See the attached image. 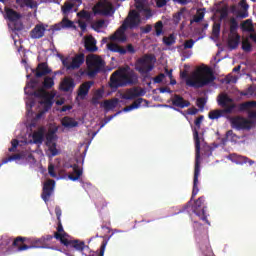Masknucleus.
<instances>
[{
    "label": "nucleus",
    "mask_w": 256,
    "mask_h": 256,
    "mask_svg": "<svg viewBox=\"0 0 256 256\" xmlns=\"http://www.w3.org/2000/svg\"><path fill=\"white\" fill-rule=\"evenodd\" d=\"M180 77L181 79H186V85L188 87H194V89L207 87V85H211L216 79L213 70L209 66L198 69L191 77L185 71L181 72Z\"/></svg>",
    "instance_id": "f257e3e1"
},
{
    "label": "nucleus",
    "mask_w": 256,
    "mask_h": 256,
    "mask_svg": "<svg viewBox=\"0 0 256 256\" xmlns=\"http://www.w3.org/2000/svg\"><path fill=\"white\" fill-rule=\"evenodd\" d=\"M139 83V76L131 67L124 66L118 68L111 74L110 87L111 89H119V87H129Z\"/></svg>",
    "instance_id": "f03ea898"
},
{
    "label": "nucleus",
    "mask_w": 256,
    "mask_h": 256,
    "mask_svg": "<svg viewBox=\"0 0 256 256\" xmlns=\"http://www.w3.org/2000/svg\"><path fill=\"white\" fill-rule=\"evenodd\" d=\"M139 25H141V15L136 10H131L119 29L110 36V40L125 43V41H127L125 31H127V29H137Z\"/></svg>",
    "instance_id": "7ed1b4c3"
},
{
    "label": "nucleus",
    "mask_w": 256,
    "mask_h": 256,
    "mask_svg": "<svg viewBox=\"0 0 256 256\" xmlns=\"http://www.w3.org/2000/svg\"><path fill=\"white\" fill-rule=\"evenodd\" d=\"M193 137L195 142V166H194V179H193V190L190 201H193L195 197H197V193H199V175H201V139H199V131L194 128Z\"/></svg>",
    "instance_id": "20e7f679"
},
{
    "label": "nucleus",
    "mask_w": 256,
    "mask_h": 256,
    "mask_svg": "<svg viewBox=\"0 0 256 256\" xmlns=\"http://www.w3.org/2000/svg\"><path fill=\"white\" fill-rule=\"evenodd\" d=\"M56 232H54V239L57 241H60L61 245H64L67 249H74L75 251H79L80 253H83L85 250V242L81 240H70L69 234L65 232V229H63V224L58 222Z\"/></svg>",
    "instance_id": "39448f33"
},
{
    "label": "nucleus",
    "mask_w": 256,
    "mask_h": 256,
    "mask_svg": "<svg viewBox=\"0 0 256 256\" xmlns=\"http://www.w3.org/2000/svg\"><path fill=\"white\" fill-rule=\"evenodd\" d=\"M157 58L153 54H144L135 62V69L140 75H149L155 69Z\"/></svg>",
    "instance_id": "423d86ee"
},
{
    "label": "nucleus",
    "mask_w": 256,
    "mask_h": 256,
    "mask_svg": "<svg viewBox=\"0 0 256 256\" xmlns=\"http://www.w3.org/2000/svg\"><path fill=\"white\" fill-rule=\"evenodd\" d=\"M86 64L88 67L89 77H95L97 73H101V71H103V67H105L103 59L95 54H91L86 57Z\"/></svg>",
    "instance_id": "0eeeda50"
},
{
    "label": "nucleus",
    "mask_w": 256,
    "mask_h": 256,
    "mask_svg": "<svg viewBox=\"0 0 256 256\" xmlns=\"http://www.w3.org/2000/svg\"><path fill=\"white\" fill-rule=\"evenodd\" d=\"M207 206L205 205V196L199 197L192 205V212L195 213L201 221H205L207 225H211L207 219Z\"/></svg>",
    "instance_id": "6e6552de"
},
{
    "label": "nucleus",
    "mask_w": 256,
    "mask_h": 256,
    "mask_svg": "<svg viewBox=\"0 0 256 256\" xmlns=\"http://www.w3.org/2000/svg\"><path fill=\"white\" fill-rule=\"evenodd\" d=\"M107 48L112 53H119V55H127V53L130 55H135L137 53V50H135L133 44H128L125 48L117 43L111 42L107 44Z\"/></svg>",
    "instance_id": "1a4fd4ad"
},
{
    "label": "nucleus",
    "mask_w": 256,
    "mask_h": 256,
    "mask_svg": "<svg viewBox=\"0 0 256 256\" xmlns=\"http://www.w3.org/2000/svg\"><path fill=\"white\" fill-rule=\"evenodd\" d=\"M230 124L232 129H236L237 131H249L251 129V121L241 116L230 118Z\"/></svg>",
    "instance_id": "9d476101"
},
{
    "label": "nucleus",
    "mask_w": 256,
    "mask_h": 256,
    "mask_svg": "<svg viewBox=\"0 0 256 256\" xmlns=\"http://www.w3.org/2000/svg\"><path fill=\"white\" fill-rule=\"evenodd\" d=\"M113 11V4L108 0H100L94 6L95 15H104L107 16Z\"/></svg>",
    "instance_id": "9b49d317"
},
{
    "label": "nucleus",
    "mask_w": 256,
    "mask_h": 256,
    "mask_svg": "<svg viewBox=\"0 0 256 256\" xmlns=\"http://www.w3.org/2000/svg\"><path fill=\"white\" fill-rule=\"evenodd\" d=\"M54 191H55V180L53 179L47 180L43 185L42 194H41V198L45 203H47L49 199H51V195H53Z\"/></svg>",
    "instance_id": "f8f14e48"
},
{
    "label": "nucleus",
    "mask_w": 256,
    "mask_h": 256,
    "mask_svg": "<svg viewBox=\"0 0 256 256\" xmlns=\"http://www.w3.org/2000/svg\"><path fill=\"white\" fill-rule=\"evenodd\" d=\"M44 239L42 238H28L30 245H23L19 251H27V249H45Z\"/></svg>",
    "instance_id": "ddd939ff"
},
{
    "label": "nucleus",
    "mask_w": 256,
    "mask_h": 256,
    "mask_svg": "<svg viewBox=\"0 0 256 256\" xmlns=\"http://www.w3.org/2000/svg\"><path fill=\"white\" fill-rule=\"evenodd\" d=\"M145 95V90L141 88H130L124 94H122V99L126 101H133V99H137V97H143Z\"/></svg>",
    "instance_id": "4468645a"
},
{
    "label": "nucleus",
    "mask_w": 256,
    "mask_h": 256,
    "mask_svg": "<svg viewBox=\"0 0 256 256\" xmlns=\"http://www.w3.org/2000/svg\"><path fill=\"white\" fill-rule=\"evenodd\" d=\"M80 161L81 158H77V164H73L70 166L72 168V172L68 174V179H70V181H79L81 179V176L83 175V168L79 167Z\"/></svg>",
    "instance_id": "2eb2a0df"
},
{
    "label": "nucleus",
    "mask_w": 256,
    "mask_h": 256,
    "mask_svg": "<svg viewBox=\"0 0 256 256\" xmlns=\"http://www.w3.org/2000/svg\"><path fill=\"white\" fill-rule=\"evenodd\" d=\"M236 105L232 104L231 106L224 108V109H216V110H212L208 113V117L209 119H211L212 121H215V119H221V117H223L224 113H233V109H235Z\"/></svg>",
    "instance_id": "dca6fc26"
},
{
    "label": "nucleus",
    "mask_w": 256,
    "mask_h": 256,
    "mask_svg": "<svg viewBox=\"0 0 256 256\" xmlns=\"http://www.w3.org/2000/svg\"><path fill=\"white\" fill-rule=\"evenodd\" d=\"M33 73H35L36 79H41V77H46V75H49L51 73V68H49V65L47 62L39 63L36 67V69L32 70Z\"/></svg>",
    "instance_id": "f3484780"
},
{
    "label": "nucleus",
    "mask_w": 256,
    "mask_h": 256,
    "mask_svg": "<svg viewBox=\"0 0 256 256\" xmlns=\"http://www.w3.org/2000/svg\"><path fill=\"white\" fill-rule=\"evenodd\" d=\"M171 103L174 107H178L179 109L191 107V102H189V100H185V98L178 94H174V96L171 99Z\"/></svg>",
    "instance_id": "a211bd4d"
},
{
    "label": "nucleus",
    "mask_w": 256,
    "mask_h": 256,
    "mask_svg": "<svg viewBox=\"0 0 256 256\" xmlns=\"http://www.w3.org/2000/svg\"><path fill=\"white\" fill-rule=\"evenodd\" d=\"M82 63H85V54L76 55L69 65L63 61V65L66 67V69H79Z\"/></svg>",
    "instance_id": "6ab92c4d"
},
{
    "label": "nucleus",
    "mask_w": 256,
    "mask_h": 256,
    "mask_svg": "<svg viewBox=\"0 0 256 256\" xmlns=\"http://www.w3.org/2000/svg\"><path fill=\"white\" fill-rule=\"evenodd\" d=\"M60 89L65 93H69V91H73L75 89V80L71 77H65L60 83Z\"/></svg>",
    "instance_id": "aec40b11"
},
{
    "label": "nucleus",
    "mask_w": 256,
    "mask_h": 256,
    "mask_svg": "<svg viewBox=\"0 0 256 256\" xmlns=\"http://www.w3.org/2000/svg\"><path fill=\"white\" fill-rule=\"evenodd\" d=\"M5 19H8L11 23H16V21H19L21 19V13L15 11L13 8L5 7Z\"/></svg>",
    "instance_id": "412c9836"
},
{
    "label": "nucleus",
    "mask_w": 256,
    "mask_h": 256,
    "mask_svg": "<svg viewBox=\"0 0 256 256\" xmlns=\"http://www.w3.org/2000/svg\"><path fill=\"white\" fill-rule=\"evenodd\" d=\"M218 105L227 109V107H231V105H235L233 103V98L229 97L226 93H221L217 98Z\"/></svg>",
    "instance_id": "4be33fe9"
},
{
    "label": "nucleus",
    "mask_w": 256,
    "mask_h": 256,
    "mask_svg": "<svg viewBox=\"0 0 256 256\" xmlns=\"http://www.w3.org/2000/svg\"><path fill=\"white\" fill-rule=\"evenodd\" d=\"M93 85H95L94 81H86L82 83L78 89V97H81V99H85V97L89 95V90L91 89V87H93Z\"/></svg>",
    "instance_id": "5701e85b"
},
{
    "label": "nucleus",
    "mask_w": 256,
    "mask_h": 256,
    "mask_svg": "<svg viewBox=\"0 0 256 256\" xmlns=\"http://www.w3.org/2000/svg\"><path fill=\"white\" fill-rule=\"evenodd\" d=\"M54 29L55 31H61V29H77V26H75V22L64 17L59 24L54 26Z\"/></svg>",
    "instance_id": "b1692460"
},
{
    "label": "nucleus",
    "mask_w": 256,
    "mask_h": 256,
    "mask_svg": "<svg viewBox=\"0 0 256 256\" xmlns=\"http://www.w3.org/2000/svg\"><path fill=\"white\" fill-rule=\"evenodd\" d=\"M32 139L35 145H41L45 139V127L41 126L37 131H34Z\"/></svg>",
    "instance_id": "393cba45"
},
{
    "label": "nucleus",
    "mask_w": 256,
    "mask_h": 256,
    "mask_svg": "<svg viewBox=\"0 0 256 256\" xmlns=\"http://www.w3.org/2000/svg\"><path fill=\"white\" fill-rule=\"evenodd\" d=\"M45 26L43 24H37L31 31L30 37L31 39H41L45 35Z\"/></svg>",
    "instance_id": "a878e982"
},
{
    "label": "nucleus",
    "mask_w": 256,
    "mask_h": 256,
    "mask_svg": "<svg viewBox=\"0 0 256 256\" xmlns=\"http://www.w3.org/2000/svg\"><path fill=\"white\" fill-rule=\"evenodd\" d=\"M232 161L236 163L237 165H244L245 163H249V165H254L255 161L247 158V156L237 155V154H231L230 155Z\"/></svg>",
    "instance_id": "bb28decb"
},
{
    "label": "nucleus",
    "mask_w": 256,
    "mask_h": 256,
    "mask_svg": "<svg viewBox=\"0 0 256 256\" xmlns=\"http://www.w3.org/2000/svg\"><path fill=\"white\" fill-rule=\"evenodd\" d=\"M84 47L86 51H89L90 53H95L97 51V41L93 36L87 37L85 39Z\"/></svg>",
    "instance_id": "cd10ccee"
},
{
    "label": "nucleus",
    "mask_w": 256,
    "mask_h": 256,
    "mask_svg": "<svg viewBox=\"0 0 256 256\" xmlns=\"http://www.w3.org/2000/svg\"><path fill=\"white\" fill-rule=\"evenodd\" d=\"M240 6L242 7L243 10L238 11L236 17L238 19H247V17H249V4H247L245 0H242L240 2Z\"/></svg>",
    "instance_id": "c85d7f7f"
},
{
    "label": "nucleus",
    "mask_w": 256,
    "mask_h": 256,
    "mask_svg": "<svg viewBox=\"0 0 256 256\" xmlns=\"http://www.w3.org/2000/svg\"><path fill=\"white\" fill-rule=\"evenodd\" d=\"M185 13H187V8L183 7L177 13L173 14V21L175 25H179V23H181V19H187Z\"/></svg>",
    "instance_id": "c756f323"
},
{
    "label": "nucleus",
    "mask_w": 256,
    "mask_h": 256,
    "mask_svg": "<svg viewBox=\"0 0 256 256\" xmlns=\"http://www.w3.org/2000/svg\"><path fill=\"white\" fill-rule=\"evenodd\" d=\"M205 8H200L197 10L196 15L193 16V19L190 20V24L201 23L203 19H205Z\"/></svg>",
    "instance_id": "7c9ffc66"
},
{
    "label": "nucleus",
    "mask_w": 256,
    "mask_h": 256,
    "mask_svg": "<svg viewBox=\"0 0 256 256\" xmlns=\"http://www.w3.org/2000/svg\"><path fill=\"white\" fill-rule=\"evenodd\" d=\"M62 125L63 127H68L69 129H73V127H77L79 125V122H77L75 119L65 116L62 119Z\"/></svg>",
    "instance_id": "2f4dec72"
},
{
    "label": "nucleus",
    "mask_w": 256,
    "mask_h": 256,
    "mask_svg": "<svg viewBox=\"0 0 256 256\" xmlns=\"http://www.w3.org/2000/svg\"><path fill=\"white\" fill-rule=\"evenodd\" d=\"M242 31H246L247 33H254L255 27L253 26V20L247 19L241 23Z\"/></svg>",
    "instance_id": "473e14b6"
},
{
    "label": "nucleus",
    "mask_w": 256,
    "mask_h": 256,
    "mask_svg": "<svg viewBox=\"0 0 256 256\" xmlns=\"http://www.w3.org/2000/svg\"><path fill=\"white\" fill-rule=\"evenodd\" d=\"M118 104L119 99L114 98L112 100H105L102 106L106 111H111V109H115V107H117Z\"/></svg>",
    "instance_id": "72a5a7b5"
},
{
    "label": "nucleus",
    "mask_w": 256,
    "mask_h": 256,
    "mask_svg": "<svg viewBox=\"0 0 256 256\" xmlns=\"http://www.w3.org/2000/svg\"><path fill=\"white\" fill-rule=\"evenodd\" d=\"M239 41H241V36H239V34L230 37L228 40V47L231 49H237V47H239Z\"/></svg>",
    "instance_id": "f704fd0d"
},
{
    "label": "nucleus",
    "mask_w": 256,
    "mask_h": 256,
    "mask_svg": "<svg viewBox=\"0 0 256 256\" xmlns=\"http://www.w3.org/2000/svg\"><path fill=\"white\" fill-rule=\"evenodd\" d=\"M55 86V80L51 76H45L42 82L43 89H53Z\"/></svg>",
    "instance_id": "c9c22d12"
},
{
    "label": "nucleus",
    "mask_w": 256,
    "mask_h": 256,
    "mask_svg": "<svg viewBox=\"0 0 256 256\" xmlns=\"http://www.w3.org/2000/svg\"><path fill=\"white\" fill-rule=\"evenodd\" d=\"M25 241L28 242V238H25L23 236H18L14 239L12 246L17 247V250L20 251L19 248L23 247V245H27L25 244Z\"/></svg>",
    "instance_id": "e433bc0d"
},
{
    "label": "nucleus",
    "mask_w": 256,
    "mask_h": 256,
    "mask_svg": "<svg viewBox=\"0 0 256 256\" xmlns=\"http://www.w3.org/2000/svg\"><path fill=\"white\" fill-rule=\"evenodd\" d=\"M143 101H146L143 98H138L136 99L131 105L127 106L124 108V111H133V109H139V107H141V103H143Z\"/></svg>",
    "instance_id": "4c0bfd02"
},
{
    "label": "nucleus",
    "mask_w": 256,
    "mask_h": 256,
    "mask_svg": "<svg viewBox=\"0 0 256 256\" xmlns=\"http://www.w3.org/2000/svg\"><path fill=\"white\" fill-rule=\"evenodd\" d=\"M253 107H256V101L244 102L240 104L239 111H249V109H253Z\"/></svg>",
    "instance_id": "58836bf2"
},
{
    "label": "nucleus",
    "mask_w": 256,
    "mask_h": 256,
    "mask_svg": "<svg viewBox=\"0 0 256 256\" xmlns=\"http://www.w3.org/2000/svg\"><path fill=\"white\" fill-rule=\"evenodd\" d=\"M163 43L167 47H171V45H175V43H176L175 34H170L168 37L164 36L163 37Z\"/></svg>",
    "instance_id": "ea45409f"
},
{
    "label": "nucleus",
    "mask_w": 256,
    "mask_h": 256,
    "mask_svg": "<svg viewBox=\"0 0 256 256\" xmlns=\"http://www.w3.org/2000/svg\"><path fill=\"white\" fill-rule=\"evenodd\" d=\"M46 146L48 147V151L51 153L52 157H57V155H59V150L57 149V143L56 142L46 144Z\"/></svg>",
    "instance_id": "a19ab883"
},
{
    "label": "nucleus",
    "mask_w": 256,
    "mask_h": 256,
    "mask_svg": "<svg viewBox=\"0 0 256 256\" xmlns=\"http://www.w3.org/2000/svg\"><path fill=\"white\" fill-rule=\"evenodd\" d=\"M216 13H220V21H223V19H227V17H229V8L227 6L218 8Z\"/></svg>",
    "instance_id": "79ce46f5"
},
{
    "label": "nucleus",
    "mask_w": 256,
    "mask_h": 256,
    "mask_svg": "<svg viewBox=\"0 0 256 256\" xmlns=\"http://www.w3.org/2000/svg\"><path fill=\"white\" fill-rule=\"evenodd\" d=\"M237 29H239V23L237 22V19L231 18L230 19V33L232 35H235V33H237Z\"/></svg>",
    "instance_id": "37998d69"
},
{
    "label": "nucleus",
    "mask_w": 256,
    "mask_h": 256,
    "mask_svg": "<svg viewBox=\"0 0 256 256\" xmlns=\"http://www.w3.org/2000/svg\"><path fill=\"white\" fill-rule=\"evenodd\" d=\"M226 138L228 139V141H231L232 143H237V141H239V136H237V134L233 133V130H228L226 132Z\"/></svg>",
    "instance_id": "c03bdc74"
},
{
    "label": "nucleus",
    "mask_w": 256,
    "mask_h": 256,
    "mask_svg": "<svg viewBox=\"0 0 256 256\" xmlns=\"http://www.w3.org/2000/svg\"><path fill=\"white\" fill-rule=\"evenodd\" d=\"M212 35L213 37H219V35H221V23L214 22L212 26Z\"/></svg>",
    "instance_id": "a18cd8bd"
},
{
    "label": "nucleus",
    "mask_w": 256,
    "mask_h": 256,
    "mask_svg": "<svg viewBox=\"0 0 256 256\" xmlns=\"http://www.w3.org/2000/svg\"><path fill=\"white\" fill-rule=\"evenodd\" d=\"M55 133L56 130H49L46 134V145H51V143H55Z\"/></svg>",
    "instance_id": "49530a36"
},
{
    "label": "nucleus",
    "mask_w": 256,
    "mask_h": 256,
    "mask_svg": "<svg viewBox=\"0 0 256 256\" xmlns=\"http://www.w3.org/2000/svg\"><path fill=\"white\" fill-rule=\"evenodd\" d=\"M105 25V20H97L96 22L92 23L91 27L94 31L99 33L100 29H103Z\"/></svg>",
    "instance_id": "de8ad7c7"
},
{
    "label": "nucleus",
    "mask_w": 256,
    "mask_h": 256,
    "mask_svg": "<svg viewBox=\"0 0 256 256\" xmlns=\"http://www.w3.org/2000/svg\"><path fill=\"white\" fill-rule=\"evenodd\" d=\"M19 159H21V154H13L7 158H4L2 160V163L0 164V166L7 164L9 161H17Z\"/></svg>",
    "instance_id": "09e8293b"
},
{
    "label": "nucleus",
    "mask_w": 256,
    "mask_h": 256,
    "mask_svg": "<svg viewBox=\"0 0 256 256\" xmlns=\"http://www.w3.org/2000/svg\"><path fill=\"white\" fill-rule=\"evenodd\" d=\"M154 27H155L157 37H160L161 35H163V22L162 21L156 22Z\"/></svg>",
    "instance_id": "8fccbe9b"
},
{
    "label": "nucleus",
    "mask_w": 256,
    "mask_h": 256,
    "mask_svg": "<svg viewBox=\"0 0 256 256\" xmlns=\"http://www.w3.org/2000/svg\"><path fill=\"white\" fill-rule=\"evenodd\" d=\"M15 2L20 7H31L33 5V0H15Z\"/></svg>",
    "instance_id": "3c124183"
},
{
    "label": "nucleus",
    "mask_w": 256,
    "mask_h": 256,
    "mask_svg": "<svg viewBox=\"0 0 256 256\" xmlns=\"http://www.w3.org/2000/svg\"><path fill=\"white\" fill-rule=\"evenodd\" d=\"M107 248V241H103L100 246V252L98 256H105V249ZM88 256H96L95 253L89 254Z\"/></svg>",
    "instance_id": "603ef678"
},
{
    "label": "nucleus",
    "mask_w": 256,
    "mask_h": 256,
    "mask_svg": "<svg viewBox=\"0 0 256 256\" xmlns=\"http://www.w3.org/2000/svg\"><path fill=\"white\" fill-rule=\"evenodd\" d=\"M194 45H195V40H193V39L186 40L183 43V49L184 50H186V49H193Z\"/></svg>",
    "instance_id": "864d4df0"
},
{
    "label": "nucleus",
    "mask_w": 256,
    "mask_h": 256,
    "mask_svg": "<svg viewBox=\"0 0 256 256\" xmlns=\"http://www.w3.org/2000/svg\"><path fill=\"white\" fill-rule=\"evenodd\" d=\"M242 49H243V51H246V53H250L252 46H251V43L249 42V40H244L242 42Z\"/></svg>",
    "instance_id": "5fc2aeb1"
},
{
    "label": "nucleus",
    "mask_w": 256,
    "mask_h": 256,
    "mask_svg": "<svg viewBox=\"0 0 256 256\" xmlns=\"http://www.w3.org/2000/svg\"><path fill=\"white\" fill-rule=\"evenodd\" d=\"M206 103H207V100H206L205 98H203V97L198 98V99L196 100V105H197V107H198L199 109H205Z\"/></svg>",
    "instance_id": "6e6d98bb"
},
{
    "label": "nucleus",
    "mask_w": 256,
    "mask_h": 256,
    "mask_svg": "<svg viewBox=\"0 0 256 256\" xmlns=\"http://www.w3.org/2000/svg\"><path fill=\"white\" fill-rule=\"evenodd\" d=\"M37 87V79H31L27 86L24 88L25 93H27V89H35Z\"/></svg>",
    "instance_id": "4d7b16f0"
},
{
    "label": "nucleus",
    "mask_w": 256,
    "mask_h": 256,
    "mask_svg": "<svg viewBox=\"0 0 256 256\" xmlns=\"http://www.w3.org/2000/svg\"><path fill=\"white\" fill-rule=\"evenodd\" d=\"M11 145H12V147L9 148L8 151H9L10 153H13V152H15V150L17 149V147H19V140L13 139V140L11 141Z\"/></svg>",
    "instance_id": "13d9d810"
},
{
    "label": "nucleus",
    "mask_w": 256,
    "mask_h": 256,
    "mask_svg": "<svg viewBox=\"0 0 256 256\" xmlns=\"http://www.w3.org/2000/svg\"><path fill=\"white\" fill-rule=\"evenodd\" d=\"M203 119L205 117L203 115H200L196 120L194 121V125L197 127V129H201V123H203Z\"/></svg>",
    "instance_id": "bf43d9fd"
},
{
    "label": "nucleus",
    "mask_w": 256,
    "mask_h": 256,
    "mask_svg": "<svg viewBox=\"0 0 256 256\" xmlns=\"http://www.w3.org/2000/svg\"><path fill=\"white\" fill-rule=\"evenodd\" d=\"M163 79H165V74L160 73L158 76L153 78L154 83H163Z\"/></svg>",
    "instance_id": "052dcab7"
},
{
    "label": "nucleus",
    "mask_w": 256,
    "mask_h": 256,
    "mask_svg": "<svg viewBox=\"0 0 256 256\" xmlns=\"http://www.w3.org/2000/svg\"><path fill=\"white\" fill-rule=\"evenodd\" d=\"M78 17H80V19H89L90 15L89 12L82 10L80 12L77 13Z\"/></svg>",
    "instance_id": "680f3d73"
},
{
    "label": "nucleus",
    "mask_w": 256,
    "mask_h": 256,
    "mask_svg": "<svg viewBox=\"0 0 256 256\" xmlns=\"http://www.w3.org/2000/svg\"><path fill=\"white\" fill-rule=\"evenodd\" d=\"M48 173L50 177H57V173H55V166L53 164L48 166Z\"/></svg>",
    "instance_id": "e2e57ef3"
},
{
    "label": "nucleus",
    "mask_w": 256,
    "mask_h": 256,
    "mask_svg": "<svg viewBox=\"0 0 256 256\" xmlns=\"http://www.w3.org/2000/svg\"><path fill=\"white\" fill-rule=\"evenodd\" d=\"M78 26L80 27L82 33H85L87 31V23L82 20H78Z\"/></svg>",
    "instance_id": "0e129e2a"
},
{
    "label": "nucleus",
    "mask_w": 256,
    "mask_h": 256,
    "mask_svg": "<svg viewBox=\"0 0 256 256\" xmlns=\"http://www.w3.org/2000/svg\"><path fill=\"white\" fill-rule=\"evenodd\" d=\"M71 9H73V4L65 3L64 6L62 7V12L69 13Z\"/></svg>",
    "instance_id": "69168bd1"
},
{
    "label": "nucleus",
    "mask_w": 256,
    "mask_h": 256,
    "mask_svg": "<svg viewBox=\"0 0 256 256\" xmlns=\"http://www.w3.org/2000/svg\"><path fill=\"white\" fill-rule=\"evenodd\" d=\"M36 97H47V91L45 89H39L35 92Z\"/></svg>",
    "instance_id": "338daca9"
},
{
    "label": "nucleus",
    "mask_w": 256,
    "mask_h": 256,
    "mask_svg": "<svg viewBox=\"0 0 256 256\" xmlns=\"http://www.w3.org/2000/svg\"><path fill=\"white\" fill-rule=\"evenodd\" d=\"M55 215L57 217V221L60 222L61 221V215H62L61 207H59V206L55 207Z\"/></svg>",
    "instance_id": "774afa93"
}]
</instances>
